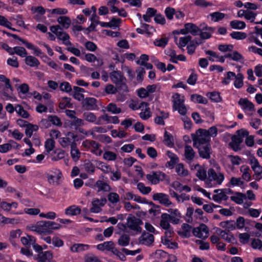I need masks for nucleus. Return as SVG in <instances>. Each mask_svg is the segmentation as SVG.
Masks as SVG:
<instances>
[{
  "mask_svg": "<svg viewBox=\"0 0 262 262\" xmlns=\"http://www.w3.org/2000/svg\"><path fill=\"white\" fill-rule=\"evenodd\" d=\"M184 156L186 159L189 161H191L194 159L195 152L190 146L185 145Z\"/></svg>",
  "mask_w": 262,
  "mask_h": 262,
  "instance_id": "33",
  "label": "nucleus"
},
{
  "mask_svg": "<svg viewBox=\"0 0 262 262\" xmlns=\"http://www.w3.org/2000/svg\"><path fill=\"white\" fill-rule=\"evenodd\" d=\"M228 196L225 194L223 190H221L220 193L213 195L212 199L216 202H221L222 200L226 201Z\"/></svg>",
  "mask_w": 262,
  "mask_h": 262,
  "instance_id": "52",
  "label": "nucleus"
},
{
  "mask_svg": "<svg viewBox=\"0 0 262 262\" xmlns=\"http://www.w3.org/2000/svg\"><path fill=\"white\" fill-rule=\"evenodd\" d=\"M211 20L213 22H217L222 20L225 16V14L220 12H215L209 14Z\"/></svg>",
  "mask_w": 262,
  "mask_h": 262,
  "instance_id": "51",
  "label": "nucleus"
},
{
  "mask_svg": "<svg viewBox=\"0 0 262 262\" xmlns=\"http://www.w3.org/2000/svg\"><path fill=\"white\" fill-rule=\"evenodd\" d=\"M236 74L232 72H228L225 75V77L222 81L223 84H228L230 81L235 77Z\"/></svg>",
  "mask_w": 262,
  "mask_h": 262,
  "instance_id": "55",
  "label": "nucleus"
},
{
  "mask_svg": "<svg viewBox=\"0 0 262 262\" xmlns=\"http://www.w3.org/2000/svg\"><path fill=\"white\" fill-rule=\"evenodd\" d=\"M229 232L225 230V231H221L220 233L217 232V234H219L223 239H225L228 243H230L234 239V237L232 234Z\"/></svg>",
  "mask_w": 262,
  "mask_h": 262,
  "instance_id": "61",
  "label": "nucleus"
},
{
  "mask_svg": "<svg viewBox=\"0 0 262 262\" xmlns=\"http://www.w3.org/2000/svg\"><path fill=\"white\" fill-rule=\"evenodd\" d=\"M173 108L174 110L178 111L182 115H185L187 113V109L184 104L183 97L181 98V95L176 93L172 96Z\"/></svg>",
  "mask_w": 262,
  "mask_h": 262,
  "instance_id": "8",
  "label": "nucleus"
},
{
  "mask_svg": "<svg viewBox=\"0 0 262 262\" xmlns=\"http://www.w3.org/2000/svg\"><path fill=\"white\" fill-rule=\"evenodd\" d=\"M220 226L228 232L235 229V223L232 220L222 222L220 223Z\"/></svg>",
  "mask_w": 262,
  "mask_h": 262,
  "instance_id": "30",
  "label": "nucleus"
},
{
  "mask_svg": "<svg viewBox=\"0 0 262 262\" xmlns=\"http://www.w3.org/2000/svg\"><path fill=\"white\" fill-rule=\"evenodd\" d=\"M68 124L71 129H77L78 127L84 125V121L83 120L76 117L74 118L71 119V120H69Z\"/></svg>",
  "mask_w": 262,
  "mask_h": 262,
  "instance_id": "26",
  "label": "nucleus"
},
{
  "mask_svg": "<svg viewBox=\"0 0 262 262\" xmlns=\"http://www.w3.org/2000/svg\"><path fill=\"white\" fill-rule=\"evenodd\" d=\"M166 155L170 159V161L166 163V166L171 168L173 167L174 165L179 161L178 156L170 151H167Z\"/></svg>",
  "mask_w": 262,
  "mask_h": 262,
  "instance_id": "29",
  "label": "nucleus"
},
{
  "mask_svg": "<svg viewBox=\"0 0 262 262\" xmlns=\"http://www.w3.org/2000/svg\"><path fill=\"white\" fill-rule=\"evenodd\" d=\"M243 139L238 135H233L231 137V141L229 143V145L235 151L240 150L241 144L243 142Z\"/></svg>",
  "mask_w": 262,
  "mask_h": 262,
  "instance_id": "16",
  "label": "nucleus"
},
{
  "mask_svg": "<svg viewBox=\"0 0 262 262\" xmlns=\"http://www.w3.org/2000/svg\"><path fill=\"white\" fill-rule=\"evenodd\" d=\"M52 258V252L51 251H47L38 253L35 259L39 261V262H50V261Z\"/></svg>",
  "mask_w": 262,
  "mask_h": 262,
  "instance_id": "22",
  "label": "nucleus"
},
{
  "mask_svg": "<svg viewBox=\"0 0 262 262\" xmlns=\"http://www.w3.org/2000/svg\"><path fill=\"white\" fill-rule=\"evenodd\" d=\"M84 119L90 123H95L97 121L96 116L93 113L89 112H84L83 114Z\"/></svg>",
  "mask_w": 262,
  "mask_h": 262,
  "instance_id": "43",
  "label": "nucleus"
},
{
  "mask_svg": "<svg viewBox=\"0 0 262 262\" xmlns=\"http://www.w3.org/2000/svg\"><path fill=\"white\" fill-rule=\"evenodd\" d=\"M38 126L35 124H29L27 126L25 129V134L29 138H31L34 132H37L38 130Z\"/></svg>",
  "mask_w": 262,
  "mask_h": 262,
  "instance_id": "38",
  "label": "nucleus"
},
{
  "mask_svg": "<svg viewBox=\"0 0 262 262\" xmlns=\"http://www.w3.org/2000/svg\"><path fill=\"white\" fill-rule=\"evenodd\" d=\"M197 167H199V169L198 170L197 172L196 173V177L200 180L205 181V183H206L208 177L206 170L204 168L201 167L199 164H196L194 166L195 169Z\"/></svg>",
  "mask_w": 262,
  "mask_h": 262,
  "instance_id": "28",
  "label": "nucleus"
},
{
  "mask_svg": "<svg viewBox=\"0 0 262 262\" xmlns=\"http://www.w3.org/2000/svg\"><path fill=\"white\" fill-rule=\"evenodd\" d=\"M240 171L243 173L242 178L247 181H249L251 179V176L249 173V167L246 165L242 166L240 168Z\"/></svg>",
  "mask_w": 262,
  "mask_h": 262,
  "instance_id": "42",
  "label": "nucleus"
},
{
  "mask_svg": "<svg viewBox=\"0 0 262 262\" xmlns=\"http://www.w3.org/2000/svg\"><path fill=\"white\" fill-rule=\"evenodd\" d=\"M58 23L62 27L59 25L53 26L50 27L52 32L56 34L58 38L61 40L63 43L66 41V33L63 32V28L66 24V16H60L57 19Z\"/></svg>",
  "mask_w": 262,
  "mask_h": 262,
  "instance_id": "4",
  "label": "nucleus"
},
{
  "mask_svg": "<svg viewBox=\"0 0 262 262\" xmlns=\"http://www.w3.org/2000/svg\"><path fill=\"white\" fill-rule=\"evenodd\" d=\"M186 30L192 35L195 36L199 34L200 29L196 25L192 23H187L185 24Z\"/></svg>",
  "mask_w": 262,
  "mask_h": 262,
  "instance_id": "34",
  "label": "nucleus"
},
{
  "mask_svg": "<svg viewBox=\"0 0 262 262\" xmlns=\"http://www.w3.org/2000/svg\"><path fill=\"white\" fill-rule=\"evenodd\" d=\"M191 39L192 37L190 35L180 37L179 39V42L177 43V45L179 48L184 47L191 40Z\"/></svg>",
  "mask_w": 262,
  "mask_h": 262,
  "instance_id": "62",
  "label": "nucleus"
},
{
  "mask_svg": "<svg viewBox=\"0 0 262 262\" xmlns=\"http://www.w3.org/2000/svg\"><path fill=\"white\" fill-rule=\"evenodd\" d=\"M154 201H159V203L165 206H169L172 203L170 201L169 196L163 193H156L152 196Z\"/></svg>",
  "mask_w": 262,
  "mask_h": 262,
  "instance_id": "14",
  "label": "nucleus"
},
{
  "mask_svg": "<svg viewBox=\"0 0 262 262\" xmlns=\"http://www.w3.org/2000/svg\"><path fill=\"white\" fill-rule=\"evenodd\" d=\"M107 200L103 198L101 199L94 198L92 202V207L90 208V211L93 213H99L101 210V207L104 206L106 203Z\"/></svg>",
  "mask_w": 262,
  "mask_h": 262,
  "instance_id": "12",
  "label": "nucleus"
},
{
  "mask_svg": "<svg viewBox=\"0 0 262 262\" xmlns=\"http://www.w3.org/2000/svg\"><path fill=\"white\" fill-rule=\"evenodd\" d=\"M48 183L52 186H59L63 182L61 171L57 168H52L46 174Z\"/></svg>",
  "mask_w": 262,
  "mask_h": 262,
  "instance_id": "3",
  "label": "nucleus"
},
{
  "mask_svg": "<svg viewBox=\"0 0 262 262\" xmlns=\"http://www.w3.org/2000/svg\"><path fill=\"white\" fill-rule=\"evenodd\" d=\"M82 107L86 110H96L98 108L97 100L93 97H86L82 101Z\"/></svg>",
  "mask_w": 262,
  "mask_h": 262,
  "instance_id": "13",
  "label": "nucleus"
},
{
  "mask_svg": "<svg viewBox=\"0 0 262 262\" xmlns=\"http://www.w3.org/2000/svg\"><path fill=\"white\" fill-rule=\"evenodd\" d=\"M106 110L114 114H118L121 112V109L117 107V105L114 103H110L106 107Z\"/></svg>",
  "mask_w": 262,
  "mask_h": 262,
  "instance_id": "54",
  "label": "nucleus"
},
{
  "mask_svg": "<svg viewBox=\"0 0 262 262\" xmlns=\"http://www.w3.org/2000/svg\"><path fill=\"white\" fill-rule=\"evenodd\" d=\"M20 242L21 244L25 246H30L33 243L36 242V239L35 237L27 234L25 236H23L20 238Z\"/></svg>",
  "mask_w": 262,
  "mask_h": 262,
  "instance_id": "31",
  "label": "nucleus"
},
{
  "mask_svg": "<svg viewBox=\"0 0 262 262\" xmlns=\"http://www.w3.org/2000/svg\"><path fill=\"white\" fill-rule=\"evenodd\" d=\"M0 26L15 31L14 28H11L12 24L4 16L0 15Z\"/></svg>",
  "mask_w": 262,
  "mask_h": 262,
  "instance_id": "57",
  "label": "nucleus"
},
{
  "mask_svg": "<svg viewBox=\"0 0 262 262\" xmlns=\"http://www.w3.org/2000/svg\"><path fill=\"white\" fill-rule=\"evenodd\" d=\"M19 40L22 42L23 44H24L26 47L29 49H31L34 51V53L36 54L37 55H39L41 54V51L40 50L37 48L33 46L32 43L25 40L24 39H23L21 38H19Z\"/></svg>",
  "mask_w": 262,
  "mask_h": 262,
  "instance_id": "50",
  "label": "nucleus"
},
{
  "mask_svg": "<svg viewBox=\"0 0 262 262\" xmlns=\"http://www.w3.org/2000/svg\"><path fill=\"white\" fill-rule=\"evenodd\" d=\"M13 54H16L21 57H26L27 55V52L24 47L19 46L15 47L13 48Z\"/></svg>",
  "mask_w": 262,
  "mask_h": 262,
  "instance_id": "48",
  "label": "nucleus"
},
{
  "mask_svg": "<svg viewBox=\"0 0 262 262\" xmlns=\"http://www.w3.org/2000/svg\"><path fill=\"white\" fill-rule=\"evenodd\" d=\"M154 241L152 234L144 232L139 238V243L141 244L149 246L152 244Z\"/></svg>",
  "mask_w": 262,
  "mask_h": 262,
  "instance_id": "19",
  "label": "nucleus"
},
{
  "mask_svg": "<svg viewBox=\"0 0 262 262\" xmlns=\"http://www.w3.org/2000/svg\"><path fill=\"white\" fill-rule=\"evenodd\" d=\"M61 227L60 224L55 222L45 221L29 225L27 226V229L30 231L43 235L52 234L54 230H58Z\"/></svg>",
  "mask_w": 262,
  "mask_h": 262,
  "instance_id": "1",
  "label": "nucleus"
},
{
  "mask_svg": "<svg viewBox=\"0 0 262 262\" xmlns=\"http://www.w3.org/2000/svg\"><path fill=\"white\" fill-rule=\"evenodd\" d=\"M230 27L234 29H243L246 27V24L244 21L234 20L230 22Z\"/></svg>",
  "mask_w": 262,
  "mask_h": 262,
  "instance_id": "41",
  "label": "nucleus"
},
{
  "mask_svg": "<svg viewBox=\"0 0 262 262\" xmlns=\"http://www.w3.org/2000/svg\"><path fill=\"white\" fill-rule=\"evenodd\" d=\"M194 147L198 149L199 155L201 158L206 159L210 158L211 147L210 144Z\"/></svg>",
  "mask_w": 262,
  "mask_h": 262,
  "instance_id": "15",
  "label": "nucleus"
},
{
  "mask_svg": "<svg viewBox=\"0 0 262 262\" xmlns=\"http://www.w3.org/2000/svg\"><path fill=\"white\" fill-rule=\"evenodd\" d=\"M191 101L201 104H207V99L200 95L192 94L191 95Z\"/></svg>",
  "mask_w": 262,
  "mask_h": 262,
  "instance_id": "47",
  "label": "nucleus"
},
{
  "mask_svg": "<svg viewBox=\"0 0 262 262\" xmlns=\"http://www.w3.org/2000/svg\"><path fill=\"white\" fill-rule=\"evenodd\" d=\"M3 108V105L0 103V132H1L6 130L8 128L9 124L6 114L2 112Z\"/></svg>",
  "mask_w": 262,
  "mask_h": 262,
  "instance_id": "17",
  "label": "nucleus"
},
{
  "mask_svg": "<svg viewBox=\"0 0 262 262\" xmlns=\"http://www.w3.org/2000/svg\"><path fill=\"white\" fill-rule=\"evenodd\" d=\"M18 203L15 202H12L10 203L7 202H2L1 203V208L5 211L9 212L12 214H23V211H15L12 210V208H17L18 207Z\"/></svg>",
  "mask_w": 262,
  "mask_h": 262,
  "instance_id": "10",
  "label": "nucleus"
},
{
  "mask_svg": "<svg viewBox=\"0 0 262 262\" xmlns=\"http://www.w3.org/2000/svg\"><path fill=\"white\" fill-rule=\"evenodd\" d=\"M117 157V154L111 151H105L103 155V159L109 161L116 160Z\"/></svg>",
  "mask_w": 262,
  "mask_h": 262,
  "instance_id": "56",
  "label": "nucleus"
},
{
  "mask_svg": "<svg viewBox=\"0 0 262 262\" xmlns=\"http://www.w3.org/2000/svg\"><path fill=\"white\" fill-rule=\"evenodd\" d=\"M55 141L52 139H48L45 143V151L49 154L55 147Z\"/></svg>",
  "mask_w": 262,
  "mask_h": 262,
  "instance_id": "53",
  "label": "nucleus"
},
{
  "mask_svg": "<svg viewBox=\"0 0 262 262\" xmlns=\"http://www.w3.org/2000/svg\"><path fill=\"white\" fill-rule=\"evenodd\" d=\"M97 167L105 173L112 172L111 167L103 162H98Z\"/></svg>",
  "mask_w": 262,
  "mask_h": 262,
  "instance_id": "58",
  "label": "nucleus"
},
{
  "mask_svg": "<svg viewBox=\"0 0 262 262\" xmlns=\"http://www.w3.org/2000/svg\"><path fill=\"white\" fill-rule=\"evenodd\" d=\"M130 241V237L128 235L124 234L120 236L118 239V244L119 245L125 247L127 246Z\"/></svg>",
  "mask_w": 262,
  "mask_h": 262,
  "instance_id": "45",
  "label": "nucleus"
},
{
  "mask_svg": "<svg viewBox=\"0 0 262 262\" xmlns=\"http://www.w3.org/2000/svg\"><path fill=\"white\" fill-rule=\"evenodd\" d=\"M163 142L165 145L171 147L174 145L172 136L167 131L165 132Z\"/></svg>",
  "mask_w": 262,
  "mask_h": 262,
  "instance_id": "59",
  "label": "nucleus"
},
{
  "mask_svg": "<svg viewBox=\"0 0 262 262\" xmlns=\"http://www.w3.org/2000/svg\"><path fill=\"white\" fill-rule=\"evenodd\" d=\"M65 153L62 150L57 149L51 154V159L53 161H58L64 157Z\"/></svg>",
  "mask_w": 262,
  "mask_h": 262,
  "instance_id": "40",
  "label": "nucleus"
},
{
  "mask_svg": "<svg viewBox=\"0 0 262 262\" xmlns=\"http://www.w3.org/2000/svg\"><path fill=\"white\" fill-rule=\"evenodd\" d=\"M67 93H71V95H72L75 99H77L79 101H83L84 99V95L83 94L80 93L79 92L76 90H73V91H72L71 86L68 82H67Z\"/></svg>",
  "mask_w": 262,
  "mask_h": 262,
  "instance_id": "27",
  "label": "nucleus"
},
{
  "mask_svg": "<svg viewBox=\"0 0 262 262\" xmlns=\"http://www.w3.org/2000/svg\"><path fill=\"white\" fill-rule=\"evenodd\" d=\"M110 77L111 81L118 88V90L122 92L128 91V86L126 85V79L122 73L118 70H114L110 73Z\"/></svg>",
  "mask_w": 262,
  "mask_h": 262,
  "instance_id": "2",
  "label": "nucleus"
},
{
  "mask_svg": "<svg viewBox=\"0 0 262 262\" xmlns=\"http://www.w3.org/2000/svg\"><path fill=\"white\" fill-rule=\"evenodd\" d=\"M206 95L214 102H219L221 100L220 94L216 92H209Z\"/></svg>",
  "mask_w": 262,
  "mask_h": 262,
  "instance_id": "64",
  "label": "nucleus"
},
{
  "mask_svg": "<svg viewBox=\"0 0 262 262\" xmlns=\"http://www.w3.org/2000/svg\"><path fill=\"white\" fill-rule=\"evenodd\" d=\"M95 186H96L98 189V191L99 192L100 191H103L105 192L110 191L111 190V188L110 186L106 183V182L98 180L96 182L95 185Z\"/></svg>",
  "mask_w": 262,
  "mask_h": 262,
  "instance_id": "35",
  "label": "nucleus"
},
{
  "mask_svg": "<svg viewBox=\"0 0 262 262\" xmlns=\"http://www.w3.org/2000/svg\"><path fill=\"white\" fill-rule=\"evenodd\" d=\"M85 59L89 62H92L97 61V66L98 67L101 66L103 64L102 59L97 58L96 56L93 54L88 53L85 55Z\"/></svg>",
  "mask_w": 262,
  "mask_h": 262,
  "instance_id": "39",
  "label": "nucleus"
},
{
  "mask_svg": "<svg viewBox=\"0 0 262 262\" xmlns=\"http://www.w3.org/2000/svg\"><path fill=\"white\" fill-rule=\"evenodd\" d=\"M138 189L143 194H147L151 190V188L148 186H145L142 183H139L137 184Z\"/></svg>",
  "mask_w": 262,
  "mask_h": 262,
  "instance_id": "63",
  "label": "nucleus"
},
{
  "mask_svg": "<svg viewBox=\"0 0 262 262\" xmlns=\"http://www.w3.org/2000/svg\"><path fill=\"white\" fill-rule=\"evenodd\" d=\"M88 245L82 244H75L71 247V250L73 252H79L85 251L89 248Z\"/></svg>",
  "mask_w": 262,
  "mask_h": 262,
  "instance_id": "37",
  "label": "nucleus"
},
{
  "mask_svg": "<svg viewBox=\"0 0 262 262\" xmlns=\"http://www.w3.org/2000/svg\"><path fill=\"white\" fill-rule=\"evenodd\" d=\"M234 85L237 89L241 88L244 84L243 79L244 76L242 73H238L234 78Z\"/></svg>",
  "mask_w": 262,
  "mask_h": 262,
  "instance_id": "46",
  "label": "nucleus"
},
{
  "mask_svg": "<svg viewBox=\"0 0 262 262\" xmlns=\"http://www.w3.org/2000/svg\"><path fill=\"white\" fill-rule=\"evenodd\" d=\"M19 96L23 98H26L29 91V85L27 83H23L18 86L16 85Z\"/></svg>",
  "mask_w": 262,
  "mask_h": 262,
  "instance_id": "24",
  "label": "nucleus"
},
{
  "mask_svg": "<svg viewBox=\"0 0 262 262\" xmlns=\"http://www.w3.org/2000/svg\"><path fill=\"white\" fill-rule=\"evenodd\" d=\"M143 224L142 221L130 214L126 219V227L130 230L134 231L136 233H140L142 231L140 225Z\"/></svg>",
  "mask_w": 262,
  "mask_h": 262,
  "instance_id": "6",
  "label": "nucleus"
},
{
  "mask_svg": "<svg viewBox=\"0 0 262 262\" xmlns=\"http://www.w3.org/2000/svg\"><path fill=\"white\" fill-rule=\"evenodd\" d=\"M167 176L162 171H152L146 175V179L152 184H157L160 181H163L166 179Z\"/></svg>",
  "mask_w": 262,
  "mask_h": 262,
  "instance_id": "9",
  "label": "nucleus"
},
{
  "mask_svg": "<svg viewBox=\"0 0 262 262\" xmlns=\"http://www.w3.org/2000/svg\"><path fill=\"white\" fill-rule=\"evenodd\" d=\"M193 146H198L209 144L210 138L207 134V130L200 128L196 132V136L193 138Z\"/></svg>",
  "mask_w": 262,
  "mask_h": 262,
  "instance_id": "5",
  "label": "nucleus"
},
{
  "mask_svg": "<svg viewBox=\"0 0 262 262\" xmlns=\"http://www.w3.org/2000/svg\"><path fill=\"white\" fill-rule=\"evenodd\" d=\"M0 81L4 82L5 84V88L1 92V94L6 99H10L12 98L11 96L6 92V91L8 90H10L11 92L13 91V88L11 84L10 79L4 75H0Z\"/></svg>",
  "mask_w": 262,
  "mask_h": 262,
  "instance_id": "11",
  "label": "nucleus"
},
{
  "mask_svg": "<svg viewBox=\"0 0 262 262\" xmlns=\"http://www.w3.org/2000/svg\"><path fill=\"white\" fill-rule=\"evenodd\" d=\"M25 63L30 67H37L40 64L39 60L33 56H27L25 58Z\"/></svg>",
  "mask_w": 262,
  "mask_h": 262,
  "instance_id": "32",
  "label": "nucleus"
},
{
  "mask_svg": "<svg viewBox=\"0 0 262 262\" xmlns=\"http://www.w3.org/2000/svg\"><path fill=\"white\" fill-rule=\"evenodd\" d=\"M15 111L18 115L24 118L27 119L29 117L30 115L28 112L25 110L23 107L20 105L16 106Z\"/></svg>",
  "mask_w": 262,
  "mask_h": 262,
  "instance_id": "49",
  "label": "nucleus"
},
{
  "mask_svg": "<svg viewBox=\"0 0 262 262\" xmlns=\"http://www.w3.org/2000/svg\"><path fill=\"white\" fill-rule=\"evenodd\" d=\"M70 146L71 148L70 154L71 157L74 161H78L80 157L81 152L77 146L76 143L72 141V143L71 144V145Z\"/></svg>",
  "mask_w": 262,
  "mask_h": 262,
  "instance_id": "21",
  "label": "nucleus"
},
{
  "mask_svg": "<svg viewBox=\"0 0 262 262\" xmlns=\"http://www.w3.org/2000/svg\"><path fill=\"white\" fill-rule=\"evenodd\" d=\"M238 103L242 107L243 110H248L249 111H254L255 110L254 105L253 103L246 98H241Z\"/></svg>",
  "mask_w": 262,
  "mask_h": 262,
  "instance_id": "23",
  "label": "nucleus"
},
{
  "mask_svg": "<svg viewBox=\"0 0 262 262\" xmlns=\"http://www.w3.org/2000/svg\"><path fill=\"white\" fill-rule=\"evenodd\" d=\"M207 179L206 184L208 187L212 186V181H214L216 184L221 185L224 180V175L223 173H216L213 168H209L207 171Z\"/></svg>",
  "mask_w": 262,
  "mask_h": 262,
  "instance_id": "7",
  "label": "nucleus"
},
{
  "mask_svg": "<svg viewBox=\"0 0 262 262\" xmlns=\"http://www.w3.org/2000/svg\"><path fill=\"white\" fill-rule=\"evenodd\" d=\"M97 248L101 251L106 250L114 253L116 249L115 244L112 241L105 242L103 243L98 244Z\"/></svg>",
  "mask_w": 262,
  "mask_h": 262,
  "instance_id": "18",
  "label": "nucleus"
},
{
  "mask_svg": "<svg viewBox=\"0 0 262 262\" xmlns=\"http://www.w3.org/2000/svg\"><path fill=\"white\" fill-rule=\"evenodd\" d=\"M169 222H170V220H169V214L168 213H162L161 216V220L160 223V225L161 227L163 229H167L171 227Z\"/></svg>",
  "mask_w": 262,
  "mask_h": 262,
  "instance_id": "25",
  "label": "nucleus"
},
{
  "mask_svg": "<svg viewBox=\"0 0 262 262\" xmlns=\"http://www.w3.org/2000/svg\"><path fill=\"white\" fill-rule=\"evenodd\" d=\"M107 198L108 201L113 204H116L120 201V197L118 194L116 192H110Z\"/></svg>",
  "mask_w": 262,
  "mask_h": 262,
  "instance_id": "60",
  "label": "nucleus"
},
{
  "mask_svg": "<svg viewBox=\"0 0 262 262\" xmlns=\"http://www.w3.org/2000/svg\"><path fill=\"white\" fill-rule=\"evenodd\" d=\"M231 200L238 204H242L247 199L246 194L241 192H236L235 195L231 196Z\"/></svg>",
  "mask_w": 262,
  "mask_h": 262,
  "instance_id": "36",
  "label": "nucleus"
},
{
  "mask_svg": "<svg viewBox=\"0 0 262 262\" xmlns=\"http://www.w3.org/2000/svg\"><path fill=\"white\" fill-rule=\"evenodd\" d=\"M168 212L170 213L169 216L170 222L174 224H178L181 217L179 211L177 209H170Z\"/></svg>",
  "mask_w": 262,
  "mask_h": 262,
  "instance_id": "20",
  "label": "nucleus"
},
{
  "mask_svg": "<svg viewBox=\"0 0 262 262\" xmlns=\"http://www.w3.org/2000/svg\"><path fill=\"white\" fill-rule=\"evenodd\" d=\"M81 209L79 207L73 205L67 208V215H76L81 213Z\"/></svg>",
  "mask_w": 262,
  "mask_h": 262,
  "instance_id": "44",
  "label": "nucleus"
}]
</instances>
